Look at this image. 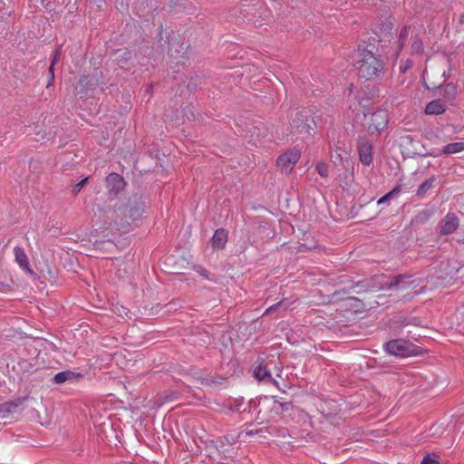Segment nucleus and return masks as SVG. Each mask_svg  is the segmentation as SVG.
Returning a JSON list of instances; mask_svg holds the SVG:
<instances>
[{
  "label": "nucleus",
  "mask_w": 464,
  "mask_h": 464,
  "mask_svg": "<svg viewBox=\"0 0 464 464\" xmlns=\"http://www.w3.org/2000/svg\"><path fill=\"white\" fill-rule=\"evenodd\" d=\"M355 64L359 77L365 80L376 79L383 71L382 62L366 49L359 51Z\"/></svg>",
  "instance_id": "f257e3e1"
},
{
  "label": "nucleus",
  "mask_w": 464,
  "mask_h": 464,
  "mask_svg": "<svg viewBox=\"0 0 464 464\" xmlns=\"http://www.w3.org/2000/svg\"><path fill=\"white\" fill-rule=\"evenodd\" d=\"M315 122L308 111H297L290 122L289 136L292 140H306L314 133Z\"/></svg>",
  "instance_id": "f03ea898"
},
{
  "label": "nucleus",
  "mask_w": 464,
  "mask_h": 464,
  "mask_svg": "<svg viewBox=\"0 0 464 464\" xmlns=\"http://www.w3.org/2000/svg\"><path fill=\"white\" fill-rule=\"evenodd\" d=\"M363 127L371 135H379L388 125L389 117L385 110L363 113Z\"/></svg>",
  "instance_id": "7ed1b4c3"
},
{
  "label": "nucleus",
  "mask_w": 464,
  "mask_h": 464,
  "mask_svg": "<svg viewBox=\"0 0 464 464\" xmlns=\"http://www.w3.org/2000/svg\"><path fill=\"white\" fill-rule=\"evenodd\" d=\"M260 410L258 414L261 415L260 419L262 420H274L281 411L287 410L289 408V404H283L274 398L266 397L262 401L259 402Z\"/></svg>",
  "instance_id": "20e7f679"
},
{
  "label": "nucleus",
  "mask_w": 464,
  "mask_h": 464,
  "mask_svg": "<svg viewBox=\"0 0 464 464\" xmlns=\"http://www.w3.org/2000/svg\"><path fill=\"white\" fill-rule=\"evenodd\" d=\"M301 157L298 149H293L280 155L276 160L277 167L285 173H290Z\"/></svg>",
  "instance_id": "39448f33"
},
{
  "label": "nucleus",
  "mask_w": 464,
  "mask_h": 464,
  "mask_svg": "<svg viewBox=\"0 0 464 464\" xmlns=\"http://www.w3.org/2000/svg\"><path fill=\"white\" fill-rule=\"evenodd\" d=\"M384 350L391 355L403 358L406 356V341L403 339L390 341L384 344Z\"/></svg>",
  "instance_id": "423d86ee"
},
{
  "label": "nucleus",
  "mask_w": 464,
  "mask_h": 464,
  "mask_svg": "<svg viewBox=\"0 0 464 464\" xmlns=\"http://www.w3.org/2000/svg\"><path fill=\"white\" fill-rule=\"evenodd\" d=\"M372 143L369 140L362 139V138L359 139V141H358L359 158H360V161L365 166H369L372 161Z\"/></svg>",
  "instance_id": "0eeeda50"
},
{
  "label": "nucleus",
  "mask_w": 464,
  "mask_h": 464,
  "mask_svg": "<svg viewBox=\"0 0 464 464\" xmlns=\"http://www.w3.org/2000/svg\"><path fill=\"white\" fill-rule=\"evenodd\" d=\"M459 225L458 217L453 213H448L441 221L440 231L445 235L451 234L459 227Z\"/></svg>",
  "instance_id": "6e6552de"
},
{
  "label": "nucleus",
  "mask_w": 464,
  "mask_h": 464,
  "mask_svg": "<svg viewBox=\"0 0 464 464\" xmlns=\"http://www.w3.org/2000/svg\"><path fill=\"white\" fill-rule=\"evenodd\" d=\"M14 260L18 264L20 268L29 274H32V269L30 268L28 258L24 248L21 246H14Z\"/></svg>",
  "instance_id": "1a4fd4ad"
},
{
  "label": "nucleus",
  "mask_w": 464,
  "mask_h": 464,
  "mask_svg": "<svg viewBox=\"0 0 464 464\" xmlns=\"http://www.w3.org/2000/svg\"><path fill=\"white\" fill-rule=\"evenodd\" d=\"M228 233L223 228L217 229L212 237L213 248L223 249L227 242Z\"/></svg>",
  "instance_id": "9d476101"
},
{
  "label": "nucleus",
  "mask_w": 464,
  "mask_h": 464,
  "mask_svg": "<svg viewBox=\"0 0 464 464\" xmlns=\"http://www.w3.org/2000/svg\"><path fill=\"white\" fill-rule=\"evenodd\" d=\"M23 401L17 399L13 401H6L0 404V418L4 419L9 416V414L14 412L17 408L22 404Z\"/></svg>",
  "instance_id": "9b49d317"
},
{
  "label": "nucleus",
  "mask_w": 464,
  "mask_h": 464,
  "mask_svg": "<svg viewBox=\"0 0 464 464\" xmlns=\"http://www.w3.org/2000/svg\"><path fill=\"white\" fill-rule=\"evenodd\" d=\"M351 150L345 147H337L332 154V160L334 164H342L350 159Z\"/></svg>",
  "instance_id": "f8f14e48"
},
{
  "label": "nucleus",
  "mask_w": 464,
  "mask_h": 464,
  "mask_svg": "<svg viewBox=\"0 0 464 464\" xmlns=\"http://www.w3.org/2000/svg\"><path fill=\"white\" fill-rule=\"evenodd\" d=\"M107 187L111 190L119 191L124 185V180L121 176L117 173H111L106 178Z\"/></svg>",
  "instance_id": "ddd939ff"
},
{
  "label": "nucleus",
  "mask_w": 464,
  "mask_h": 464,
  "mask_svg": "<svg viewBox=\"0 0 464 464\" xmlns=\"http://www.w3.org/2000/svg\"><path fill=\"white\" fill-rule=\"evenodd\" d=\"M145 205L141 200L135 198L133 205L128 209L129 218L132 220H138L144 212Z\"/></svg>",
  "instance_id": "4468645a"
},
{
  "label": "nucleus",
  "mask_w": 464,
  "mask_h": 464,
  "mask_svg": "<svg viewBox=\"0 0 464 464\" xmlns=\"http://www.w3.org/2000/svg\"><path fill=\"white\" fill-rule=\"evenodd\" d=\"M255 377L259 381H273L276 386H278V383L276 381L272 379L271 377V372L268 369V365H258L254 372Z\"/></svg>",
  "instance_id": "2eb2a0df"
},
{
  "label": "nucleus",
  "mask_w": 464,
  "mask_h": 464,
  "mask_svg": "<svg viewBox=\"0 0 464 464\" xmlns=\"http://www.w3.org/2000/svg\"><path fill=\"white\" fill-rule=\"evenodd\" d=\"M445 111V107L440 100H433L426 106L425 112L427 114H442Z\"/></svg>",
  "instance_id": "dca6fc26"
},
{
  "label": "nucleus",
  "mask_w": 464,
  "mask_h": 464,
  "mask_svg": "<svg viewBox=\"0 0 464 464\" xmlns=\"http://www.w3.org/2000/svg\"><path fill=\"white\" fill-rule=\"evenodd\" d=\"M461 151H464V142L462 141L449 143L443 148L444 154H456Z\"/></svg>",
  "instance_id": "f3484780"
},
{
  "label": "nucleus",
  "mask_w": 464,
  "mask_h": 464,
  "mask_svg": "<svg viewBox=\"0 0 464 464\" xmlns=\"http://www.w3.org/2000/svg\"><path fill=\"white\" fill-rule=\"evenodd\" d=\"M401 187H396L394 188L392 190H391L389 193H387L386 195H384L383 197H382L378 201H377V204L378 205H381V204H383L385 202H388L390 200H392V199H395L399 197V195L401 194Z\"/></svg>",
  "instance_id": "a211bd4d"
},
{
  "label": "nucleus",
  "mask_w": 464,
  "mask_h": 464,
  "mask_svg": "<svg viewBox=\"0 0 464 464\" xmlns=\"http://www.w3.org/2000/svg\"><path fill=\"white\" fill-rule=\"evenodd\" d=\"M412 382V385H417L418 388H421L425 382L422 377L415 372H408V386Z\"/></svg>",
  "instance_id": "6ab92c4d"
},
{
  "label": "nucleus",
  "mask_w": 464,
  "mask_h": 464,
  "mask_svg": "<svg viewBox=\"0 0 464 464\" xmlns=\"http://www.w3.org/2000/svg\"><path fill=\"white\" fill-rule=\"evenodd\" d=\"M73 377V373L72 372H61L55 374L53 380L56 383H63L67 380H70Z\"/></svg>",
  "instance_id": "aec40b11"
},
{
  "label": "nucleus",
  "mask_w": 464,
  "mask_h": 464,
  "mask_svg": "<svg viewBox=\"0 0 464 464\" xmlns=\"http://www.w3.org/2000/svg\"><path fill=\"white\" fill-rule=\"evenodd\" d=\"M433 179H426L418 188L417 194L423 196L432 186Z\"/></svg>",
  "instance_id": "412c9836"
},
{
  "label": "nucleus",
  "mask_w": 464,
  "mask_h": 464,
  "mask_svg": "<svg viewBox=\"0 0 464 464\" xmlns=\"http://www.w3.org/2000/svg\"><path fill=\"white\" fill-rule=\"evenodd\" d=\"M422 353V348L420 347V346H417L413 343H408V357L410 356H417V355H420Z\"/></svg>",
  "instance_id": "4be33fe9"
},
{
  "label": "nucleus",
  "mask_w": 464,
  "mask_h": 464,
  "mask_svg": "<svg viewBox=\"0 0 464 464\" xmlns=\"http://www.w3.org/2000/svg\"><path fill=\"white\" fill-rule=\"evenodd\" d=\"M316 170L321 177H323V178L328 177V165L326 163H324V162L317 163Z\"/></svg>",
  "instance_id": "5701e85b"
},
{
  "label": "nucleus",
  "mask_w": 464,
  "mask_h": 464,
  "mask_svg": "<svg viewBox=\"0 0 464 464\" xmlns=\"http://www.w3.org/2000/svg\"><path fill=\"white\" fill-rule=\"evenodd\" d=\"M413 53H420L422 51V42L420 40H414L411 46Z\"/></svg>",
  "instance_id": "b1692460"
},
{
  "label": "nucleus",
  "mask_w": 464,
  "mask_h": 464,
  "mask_svg": "<svg viewBox=\"0 0 464 464\" xmlns=\"http://www.w3.org/2000/svg\"><path fill=\"white\" fill-rule=\"evenodd\" d=\"M420 464H440V463L439 462L438 459L431 458V455L428 453L423 457Z\"/></svg>",
  "instance_id": "393cba45"
},
{
  "label": "nucleus",
  "mask_w": 464,
  "mask_h": 464,
  "mask_svg": "<svg viewBox=\"0 0 464 464\" xmlns=\"http://www.w3.org/2000/svg\"><path fill=\"white\" fill-rule=\"evenodd\" d=\"M87 180H88V178H85V179H82L80 182H78L73 188V192L75 194L79 193L81 191V189L85 186Z\"/></svg>",
  "instance_id": "a878e982"
},
{
  "label": "nucleus",
  "mask_w": 464,
  "mask_h": 464,
  "mask_svg": "<svg viewBox=\"0 0 464 464\" xmlns=\"http://www.w3.org/2000/svg\"><path fill=\"white\" fill-rule=\"evenodd\" d=\"M61 54H62V50H61V47H59V48L55 51V53H54V54H53V57L52 63L56 64V63H58V61L60 60Z\"/></svg>",
  "instance_id": "bb28decb"
},
{
  "label": "nucleus",
  "mask_w": 464,
  "mask_h": 464,
  "mask_svg": "<svg viewBox=\"0 0 464 464\" xmlns=\"http://www.w3.org/2000/svg\"><path fill=\"white\" fill-rule=\"evenodd\" d=\"M409 324H413V325H417V326H420V321L417 318H411V320L408 319V325Z\"/></svg>",
  "instance_id": "cd10ccee"
},
{
  "label": "nucleus",
  "mask_w": 464,
  "mask_h": 464,
  "mask_svg": "<svg viewBox=\"0 0 464 464\" xmlns=\"http://www.w3.org/2000/svg\"><path fill=\"white\" fill-rule=\"evenodd\" d=\"M54 65H55V63H51L49 69H48V73L53 77L54 76Z\"/></svg>",
  "instance_id": "c85d7f7f"
},
{
  "label": "nucleus",
  "mask_w": 464,
  "mask_h": 464,
  "mask_svg": "<svg viewBox=\"0 0 464 464\" xmlns=\"http://www.w3.org/2000/svg\"><path fill=\"white\" fill-rule=\"evenodd\" d=\"M198 272L205 278H208V272L206 269L200 268Z\"/></svg>",
  "instance_id": "c756f323"
},
{
  "label": "nucleus",
  "mask_w": 464,
  "mask_h": 464,
  "mask_svg": "<svg viewBox=\"0 0 464 464\" xmlns=\"http://www.w3.org/2000/svg\"><path fill=\"white\" fill-rule=\"evenodd\" d=\"M53 82H54V76L53 77V76H51L49 74V76H48V82H47V86L46 87L49 88L50 86H52L53 84Z\"/></svg>",
  "instance_id": "7c9ffc66"
},
{
  "label": "nucleus",
  "mask_w": 464,
  "mask_h": 464,
  "mask_svg": "<svg viewBox=\"0 0 464 464\" xmlns=\"http://www.w3.org/2000/svg\"><path fill=\"white\" fill-rule=\"evenodd\" d=\"M48 274L50 275L51 278L54 279L55 278V276L53 275L52 271L50 269H48Z\"/></svg>",
  "instance_id": "2f4dec72"
},
{
  "label": "nucleus",
  "mask_w": 464,
  "mask_h": 464,
  "mask_svg": "<svg viewBox=\"0 0 464 464\" xmlns=\"http://www.w3.org/2000/svg\"><path fill=\"white\" fill-rule=\"evenodd\" d=\"M273 309H274V306L272 305L266 309V313H268V312L272 311Z\"/></svg>",
  "instance_id": "473e14b6"
},
{
  "label": "nucleus",
  "mask_w": 464,
  "mask_h": 464,
  "mask_svg": "<svg viewBox=\"0 0 464 464\" xmlns=\"http://www.w3.org/2000/svg\"><path fill=\"white\" fill-rule=\"evenodd\" d=\"M400 70H401V72H404V70H405V69H403V68H402V65H401V66H400Z\"/></svg>",
  "instance_id": "72a5a7b5"
},
{
  "label": "nucleus",
  "mask_w": 464,
  "mask_h": 464,
  "mask_svg": "<svg viewBox=\"0 0 464 464\" xmlns=\"http://www.w3.org/2000/svg\"><path fill=\"white\" fill-rule=\"evenodd\" d=\"M340 290L344 291V290H347V288L346 287H343Z\"/></svg>",
  "instance_id": "f704fd0d"
}]
</instances>
